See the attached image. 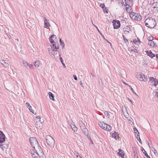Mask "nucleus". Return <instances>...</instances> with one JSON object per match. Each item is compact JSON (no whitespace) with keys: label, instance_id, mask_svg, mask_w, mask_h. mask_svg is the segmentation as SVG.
I'll use <instances>...</instances> for the list:
<instances>
[{"label":"nucleus","instance_id":"57","mask_svg":"<svg viewBox=\"0 0 158 158\" xmlns=\"http://www.w3.org/2000/svg\"><path fill=\"white\" fill-rule=\"evenodd\" d=\"M92 23V24L97 29H98V28H97V27L96 26H95L93 23Z\"/></svg>","mask_w":158,"mask_h":158},{"label":"nucleus","instance_id":"58","mask_svg":"<svg viewBox=\"0 0 158 158\" xmlns=\"http://www.w3.org/2000/svg\"><path fill=\"white\" fill-rule=\"evenodd\" d=\"M92 23V24L97 29H98V28H97V27L96 26H95L93 23Z\"/></svg>","mask_w":158,"mask_h":158},{"label":"nucleus","instance_id":"17","mask_svg":"<svg viewBox=\"0 0 158 158\" xmlns=\"http://www.w3.org/2000/svg\"><path fill=\"white\" fill-rule=\"evenodd\" d=\"M125 5L126 6V10L128 12L130 11V10L131 9V6L132 5H130L127 3V2H125Z\"/></svg>","mask_w":158,"mask_h":158},{"label":"nucleus","instance_id":"15","mask_svg":"<svg viewBox=\"0 0 158 158\" xmlns=\"http://www.w3.org/2000/svg\"><path fill=\"white\" fill-rule=\"evenodd\" d=\"M143 76L144 74H143V73H141L138 75L137 76V77L138 79L139 80L145 82V81L143 79Z\"/></svg>","mask_w":158,"mask_h":158},{"label":"nucleus","instance_id":"28","mask_svg":"<svg viewBox=\"0 0 158 158\" xmlns=\"http://www.w3.org/2000/svg\"><path fill=\"white\" fill-rule=\"evenodd\" d=\"M79 125L81 129L85 127V124L83 123L82 121H79Z\"/></svg>","mask_w":158,"mask_h":158},{"label":"nucleus","instance_id":"19","mask_svg":"<svg viewBox=\"0 0 158 158\" xmlns=\"http://www.w3.org/2000/svg\"><path fill=\"white\" fill-rule=\"evenodd\" d=\"M153 8L158 11V2H155L152 4Z\"/></svg>","mask_w":158,"mask_h":158},{"label":"nucleus","instance_id":"45","mask_svg":"<svg viewBox=\"0 0 158 158\" xmlns=\"http://www.w3.org/2000/svg\"><path fill=\"white\" fill-rule=\"evenodd\" d=\"M26 105L27 106V107H28V108H29V107H31V106H30V104H29V103H27V102L26 103Z\"/></svg>","mask_w":158,"mask_h":158},{"label":"nucleus","instance_id":"9","mask_svg":"<svg viewBox=\"0 0 158 158\" xmlns=\"http://www.w3.org/2000/svg\"><path fill=\"white\" fill-rule=\"evenodd\" d=\"M31 154L32 157L33 158H38V156L39 157L42 156L44 157L43 156L44 155V153L42 152H41V155H40L38 153L34 152H31Z\"/></svg>","mask_w":158,"mask_h":158},{"label":"nucleus","instance_id":"46","mask_svg":"<svg viewBox=\"0 0 158 158\" xmlns=\"http://www.w3.org/2000/svg\"><path fill=\"white\" fill-rule=\"evenodd\" d=\"M73 76L74 79L75 80L77 81V78L76 76V75H74Z\"/></svg>","mask_w":158,"mask_h":158},{"label":"nucleus","instance_id":"32","mask_svg":"<svg viewBox=\"0 0 158 158\" xmlns=\"http://www.w3.org/2000/svg\"><path fill=\"white\" fill-rule=\"evenodd\" d=\"M123 40H124V42L126 44V45H127L129 43L128 40L127 39L125 38L124 36L123 35Z\"/></svg>","mask_w":158,"mask_h":158},{"label":"nucleus","instance_id":"56","mask_svg":"<svg viewBox=\"0 0 158 158\" xmlns=\"http://www.w3.org/2000/svg\"><path fill=\"white\" fill-rule=\"evenodd\" d=\"M92 23V24L97 29H98V28H97V27L96 26H95L93 23Z\"/></svg>","mask_w":158,"mask_h":158},{"label":"nucleus","instance_id":"37","mask_svg":"<svg viewBox=\"0 0 158 158\" xmlns=\"http://www.w3.org/2000/svg\"><path fill=\"white\" fill-rule=\"evenodd\" d=\"M60 60L61 63L62 64V65H63L64 67V68H65L66 66H65L63 62V59H62V57H60Z\"/></svg>","mask_w":158,"mask_h":158},{"label":"nucleus","instance_id":"35","mask_svg":"<svg viewBox=\"0 0 158 158\" xmlns=\"http://www.w3.org/2000/svg\"><path fill=\"white\" fill-rule=\"evenodd\" d=\"M148 41H152L153 40V37L152 36H151L148 37Z\"/></svg>","mask_w":158,"mask_h":158},{"label":"nucleus","instance_id":"27","mask_svg":"<svg viewBox=\"0 0 158 158\" xmlns=\"http://www.w3.org/2000/svg\"><path fill=\"white\" fill-rule=\"evenodd\" d=\"M81 129L82 130V131L85 135H87L88 131L85 127L84 128Z\"/></svg>","mask_w":158,"mask_h":158},{"label":"nucleus","instance_id":"43","mask_svg":"<svg viewBox=\"0 0 158 158\" xmlns=\"http://www.w3.org/2000/svg\"><path fill=\"white\" fill-rule=\"evenodd\" d=\"M133 129H134V131L135 133H136V132H138V133L139 132L138 131L137 129V128H133Z\"/></svg>","mask_w":158,"mask_h":158},{"label":"nucleus","instance_id":"59","mask_svg":"<svg viewBox=\"0 0 158 158\" xmlns=\"http://www.w3.org/2000/svg\"><path fill=\"white\" fill-rule=\"evenodd\" d=\"M156 57L157 58V59H158V54H156Z\"/></svg>","mask_w":158,"mask_h":158},{"label":"nucleus","instance_id":"41","mask_svg":"<svg viewBox=\"0 0 158 158\" xmlns=\"http://www.w3.org/2000/svg\"><path fill=\"white\" fill-rule=\"evenodd\" d=\"M27 24L30 27H31L32 25V24H30V23L29 22V21L27 22Z\"/></svg>","mask_w":158,"mask_h":158},{"label":"nucleus","instance_id":"60","mask_svg":"<svg viewBox=\"0 0 158 158\" xmlns=\"http://www.w3.org/2000/svg\"><path fill=\"white\" fill-rule=\"evenodd\" d=\"M123 84H125V85H128V84H127V83L125 82H123Z\"/></svg>","mask_w":158,"mask_h":158},{"label":"nucleus","instance_id":"18","mask_svg":"<svg viewBox=\"0 0 158 158\" xmlns=\"http://www.w3.org/2000/svg\"><path fill=\"white\" fill-rule=\"evenodd\" d=\"M148 44L150 46L152 47H156V45L155 43L153 41H148Z\"/></svg>","mask_w":158,"mask_h":158},{"label":"nucleus","instance_id":"42","mask_svg":"<svg viewBox=\"0 0 158 158\" xmlns=\"http://www.w3.org/2000/svg\"><path fill=\"white\" fill-rule=\"evenodd\" d=\"M60 44L62 46V49L64 48V46H65V44H64V42H63V43Z\"/></svg>","mask_w":158,"mask_h":158},{"label":"nucleus","instance_id":"30","mask_svg":"<svg viewBox=\"0 0 158 158\" xmlns=\"http://www.w3.org/2000/svg\"><path fill=\"white\" fill-rule=\"evenodd\" d=\"M71 128H72V130L74 132H76L77 131V128L74 125H72L71 126Z\"/></svg>","mask_w":158,"mask_h":158},{"label":"nucleus","instance_id":"40","mask_svg":"<svg viewBox=\"0 0 158 158\" xmlns=\"http://www.w3.org/2000/svg\"><path fill=\"white\" fill-rule=\"evenodd\" d=\"M153 152H154V154H155V155L156 156H158V153H157V152H156V150L154 149V151H153Z\"/></svg>","mask_w":158,"mask_h":158},{"label":"nucleus","instance_id":"7","mask_svg":"<svg viewBox=\"0 0 158 158\" xmlns=\"http://www.w3.org/2000/svg\"><path fill=\"white\" fill-rule=\"evenodd\" d=\"M148 83L149 84L152 86L154 85L156 86L158 84V80L156 78H154L152 77H150L149 78Z\"/></svg>","mask_w":158,"mask_h":158},{"label":"nucleus","instance_id":"36","mask_svg":"<svg viewBox=\"0 0 158 158\" xmlns=\"http://www.w3.org/2000/svg\"><path fill=\"white\" fill-rule=\"evenodd\" d=\"M0 148L2 149V150H5V149L6 148V147L4 146V145L3 144L0 145Z\"/></svg>","mask_w":158,"mask_h":158},{"label":"nucleus","instance_id":"5","mask_svg":"<svg viewBox=\"0 0 158 158\" xmlns=\"http://www.w3.org/2000/svg\"><path fill=\"white\" fill-rule=\"evenodd\" d=\"M29 140L31 145L33 148H35V147H38V143L35 138L30 137L29 138Z\"/></svg>","mask_w":158,"mask_h":158},{"label":"nucleus","instance_id":"10","mask_svg":"<svg viewBox=\"0 0 158 158\" xmlns=\"http://www.w3.org/2000/svg\"><path fill=\"white\" fill-rule=\"evenodd\" d=\"M122 111L126 118H129V114L127 112V109L125 106L122 107Z\"/></svg>","mask_w":158,"mask_h":158},{"label":"nucleus","instance_id":"49","mask_svg":"<svg viewBox=\"0 0 158 158\" xmlns=\"http://www.w3.org/2000/svg\"><path fill=\"white\" fill-rule=\"evenodd\" d=\"M28 109L31 112L33 110L32 109L31 107H29Z\"/></svg>","mask_w":158,"mask_h":158},{"label":"nucleus","instance_id":"54","mask_svg":"<svg viewBox=\"0 0 158 158\" xmlns=\"http://www.w3.org/2000/svg\"><path fill=\"white\" fill-rule=\"evenodd\" d=\"M60 44L63 43V42H62L61 40L60 39Z\"/></svg>","mask_w":158,"mask_h":158},{"label":"nucleus","instance_id":"16","mask_svg":"<svg viewBox=\"0 0 158 158\" xmlns=\"http://www.w3.org/2000/svg\"><path fill=\"white\" fill-rule=\"evenodd\" d=\"M146 53L148 55L152 58L155 56V54L153 53L150 51H146Z\"/></svg>","mask_w":158,"mask_h":158},{"label":"nucleus","instance_id":"44","mask_svg":"<svg viewBox=\"0 0 158 158\" xmlns=\"http://www.w3.org/2000/svg\"><path fill=\"white\" fill-rule=\"evenodd\" d=\"M129 122H132V119L129 116V118H127Z\"/></svg>","mask_w":158,"mask_h":158},{"label":"nucleus","instance_id":"63","mask_svg":"<svg viewBox=\"0 0 158 158\" xmlns=\"http://www.w3.org/2000/svg\"><path fill=\"white\" fill-rule=\"evenodd\" d=\"M15 40H16L17 41H19V40L18 39H15Z\"/></svg>","mask_w":158,"mask_h":158},{"label":"nucleus","instance_id":"52","mask_svg":"<svg viewBox=\"0 0 158 158\" xmlns=\"http://www.w3.org/2000/svg\"><path fill=\"white\" fill-rule=\"evenodd\" d=\"M76 158H82L80 156L78 155L76 156Z\"/></svg>","mask_w":158,"mask_h":158},{"label":"nucleus","instance_id":"22","mask_svg":"<svg viewBox=\"0 0 158 158\" xmlns=\"http://www.w3.org/2000/svg\"><path fill=\"white\" fill-rule=\"evenodd\" d=\"M40 65V62L39 60H37L35 61L34 65L36 68L39 67Z\"/></svg>","mask_w":158,"mask_h":158},{"label":"nucleus","instance_id":"26","mask_svg":"<svg viewBox=\"0 0 158 158\" xmlns=\"http://www.w3.org/2000/svg\"><path fill=\"white\" fill-rule=\"evenodd\" d=\"M143 153L147 157V158H151L148 155L147 152L143 148L141 149Z\"/></svg>","mask_w":158,"mask_h":158},{"label":"nucleus","instance_id":"1","mask_svg":"<svg viewBox=\"0 0 158 158\" xmlns=\"http://www.w3.org/2000/svg\"><path fill=\"white\" fill-rule=\"evenodd\" d=\"M59 49V46H56V44H52L51 48H48V51L49 54L52 58H55L56 57L58 56V54L60 52L58 50Z\"/></svg>","mask_w":158,"mask_h":158},{"label":"nucleus","instance_id":"55","mask_svg":"<svg viewBox=\"0 0 158 158\" xmlns=\"http://www.w3.org/2000/svg\"><path fill=\"white\" fill-rule=\"evenodd\" d=\"M80 82H81L80 85H81L82 87H83V85L82 83L81 82V81Z\"/></svg>","mask_w":158,"mask_h":158},{"label":"nucleus","instance_id":"64","mask_svg":"<svg viewBox=\"0 0 158 158\" xmlns=\"http://www.w3.org/2000/svg\"><path fill=\"white\" fill-rule=\"evenodd\" d=\"M91 75H92V76L93 77H94V74H91Z\"/></svg>","mask_w":158,"mask_h":158},{"label":"nucleus","instance_id":"34","mask_svg":"<svg viewBox=\"0 0 158 158\" xmlns=\"http://www.w3.org/2000/svg\"><path fill=\"white\" fill-rule=\"evenodd\" d=\"M125 1H127L126 2H127V3L128 4L130 5H132L133 0H125Z\"/></svg>","mask_w":158,"mask_h":158},{"label":"nucleus","instance_id":"11","mask_svg":"<svg viewBox=\"0 0 158 158\" xmlns=\"http://www.w3.org/2000/svg\"><path fill=\"white\" fill-rule=\"evenodd\" d=\"M56 37L55 35H52L49 38V40L51 43L55 44V41L56 40Z\"/></svg>","mask_w":158,"mask_h":158},{"label":"nucleus","instance_id":"24","mask_svg":"<svg viewBox=\"0 0 158 158\" xmlns=\"http://www.w3.org/2000/svg\"><path fill=\"white\" fill-rule=\"evenodd\" d=\"M48 94L50 98L53 101H55L54 96L53 94L51 92H49L48 93Z\"/></svg>","mask_w":158,"mask_h":158},{"label":"nucleus","instance_id":"50","mask_svg":"<svg viewBox=\"0 0 158 158\" xmlns=\"http://www.w3.org/2000/svg\"><path fill=\"white\" fill-rule=\"evenodd\" d=\"M124 33L125 34H128L129 33V31H125Z\"/></svg>","mask_w":158,"mask_h":158},{"label":"nucleus","instance_id":"6","mask_svg":"<svg viewBox=\"0 0 158 158\" xmlns=\"http://www.w3.org/2000/svg\"><path fill=\"white\" fill-rule=\"evenodd\" d=\"M130 17L131 19L138 21H140L141 19V17L140 14L134 12L130 14Z\"/></svg>","mask_w":158,"mask_h":158},{"label":"nucleus","instance_id":"51","mask_svg":"<svg viewBox=\"0 0 158 158\" xmlns=\"http://www.w3.org/2000/svg\"><path fill=\"white\" fill-rule=\"evenodd\" d=\"M31 112H32L33 114H36V112H35L34 110H33V111H31Z\"/></svg>","mask_w":158,"mask_h":158},{"label":"nucleus","instance_id":"23","mask_svg":"<svg viewBox=\"0 0 158 158\" xmlns=\"http://www.w3.org/2000/svg\"><path fill=\"white\" fill-rule=\"evenodd\" d=\"M112 137L116 140L118 138V134L117 132H115L112 134Z\"/></svg>","mask_w":158,"mask_h":158},{"label":"nucleus","instance_id":"39","mask_svg":"<svg viewBox=\"0 0 158 158\" xmlns=\"http://www.w3.org/2000/svg\"><path fill=\"white\" fill-rule=\"evenodd\" d=\"M36 120V121H40V117L39 116H37L36 117V119L35 120V121Z\"/></svg>","mask_w":158,"mask_h":158},{"label":"nucleus","instance_id":"20","mask_svg":"<svg viewBox=\"0 0 158 158\" xmlns=\"http://www.w3.org/2000/svg\"><path fill=\"white\" fill-rule=\"evenodd\" d=\"M118 151L119 152H118V154H119V156L123 158V156L124 155V153L123 151L121 149H119Z\"/></svg>","mask_w":158,"mask_h":158},{"label":"nucleus","instance_id":"33","mask_svg":"<svg viewBox=\"0 0 158 158\" xmlns=\"http://www.w3.org/2000/svg\"><path fill=\"white\" fill-rule=\"evenodd\" d=\"M139 132H138V134H137V136H136V138L139 141V143H142L141 141V139H140V138L139 137Z\"/></svg>","mask_w":158,"mask_h":158},{"label":"nucleus","instance_id":"2","mask_svg":"<svg viewBox=\"0 0 158 158\" xmlns=\"http://www.w3.org/2000/svg\"><path fill=\"white\" fill-rule=\"evenodd\" d=\"M145 23V25L148 27L152 28L155 27L156 22L152 18H149L146 19Z\"/></svg>","mask_w":158,"mask_h":158},{"label":"nucleus","instance_id":"38","mask_svg":"<svg viewBox=\"0 0 158 158\" xmlns=\"http://www.w3.org/2000/svg\"><path fill=\"white\" fill-rule=\"evenodd\" d=\"M22 63L25 67H27V65L28 63L25 60H23Z\"/></svg>","mask_w":158,"mask_h":158},{"label":"nucleus","instance_id":"53","mask_svg":"<svg viewBox=\"0 0 158 158\" xmlns=\"http://www.w3.org/2000/svg\"><path fill=\"white\" fill-rule=\"evenodd\" d=\"M155 95L157 97H158V92H157L156 93Z\"/></svg>","mask_w":158,"mask_h":158},{"label":"nucleus","instance_id":"12","mask_svg":"<svg viewBox=\"0 0 158 158\" xmlns=\"http://www.w3.org/2000/svg\"><path fill=\"white\" fill-rule=\"evenodd\" d=\"M5 136L4 134L0 131V142L2 143L5 141Z\"/></svg>","mask_w":158,"mask_h":158},{"label":"nucleus","instance_id":"14","mask_svg":"<svg viewBox=\"0 0 158 158\" xmlns=\"http://www.w3.org/2000/svg\"><path fill=\"white\" fill-rule=\"evenodd\" d=\"M44 28H46L48 27H49L50 26L49 22L47 20L45 17H44Z\"/></svg>","mask_w":158,"mask_h":158},{"label":"nucleus","instance_id":"48","mask_svg":"<svg viewBox=\"0 0 158 158\" xmlns=\"http://www.w3.org/2000/svg\"><path fill=\"white\" fill-rule=\"evenodd\" d=\"M129 87L131 88V90L135 94H136L135 92L134 91V90H133V88L131 87V86H130V85H129Z\"/></svg>","mask_w":158,"mask_h":158},{"label":"nucleus","instance_id":"25","mask_svg":"<svg viewBox=\"0 0 158 158\" xmlns=\"http://www.w3.org/2000/svg\"><path fill=\"white\" fill-rule=\"evenodd\" d=\"M133 42L135 44L138 45H139L140 43V40L138 38L134 40Z\"/></svg>","mask_w":158,"mask_h":158},{"label":"nucleus","instance_id":"13","mask_svg":"<svg viewBox=\"0 0 158 158\" xmlns=\"http://www.w3.org/2000/svg\"><path fill=\"white\" fill-rule=\"evenodd\" d=\"M35 126L37 128L41 129L42 127L43 124L41 121H36Z\"/></svg>","mask_w":158,"mask_h":158},{"label":"nucleus","instance_id":"4","mask_svg":"<svg viewBox=\"0 0 158 158\" xmlns=\"http://www.w3.org/2000/svg\"><path fill=\"white\" fill-rule=\"evenodd\" d=\"M98 124L100 127L104 130L109 131L111 129V127L110 125L105 123L103 122H99Z\"/></svg>","mask_w":158,"mask_h":158},{"label":"nucleus","instance_id":"61","mask_svg":"<svg viewBox=\"0 0 158 158\" xmlns=\"http://www.w3.org/2000/svg\"><path fill=\"white\" fill-rule=\"evenodd\" d=\"M98 31V32L100 33V34H101V35H102V34H101V33L100 32V31H99V30H98V29H97Z\"/></svg>","mask_w":158,"mask_h":158},{"label":"nucleus","instance_id":"29","mask_svg":"<svg viewBox=\"0 0 158 158\" xmlns=\"http://www.w3.org/2000/svg\"><path fill=\"white\" fill-rule=\"evenodd\" d=\"M26 68L27 69H32L33 68V65L32 64L28 63L27 65V67H26Z\"/></svg>","mask_w":158,"mask_h":158},{"label":"nucleus","instance_id":"31","mask_svg":"<svg viewBox=\"0 0 158 158\" xmlns=\"http://www.w3.org/2000/svg\"><path fill=\"white\" fill-rule=\"evenodd\" d=\"M104 114H105V116L108 118H110V114L108 113L107 111H105L104 113Z\"/></svg>","mask_w":158,"mask_h":158},{"label":"nucleus","instance_id":"8","mask_svg":"<svg viewBox=\"0 0 158 158\" xmlns=\"http://www.w3.org/2000/svg\"><path fill=\"white\" fill-rule=\"evenodd\" d=\"M114 28L115 29H118L120 27V23L119 21L116 19L113 20L112 21Z\"/></svg>","mask_w":158,"mask_h":158},{"label":"nucleus","instance_id":"62","mask_svg":"<svg viewBox=\"0 0 158 158\" xmlns=\"http://www.w3.org/2000/svg\"><path fill=\"white\" fill-rule=\"evenodd\" d=\"M134 52H137V50L136 49H135L134 51Z\"/></svg>","mask_w":158,"mask_h":158},{"label":"nucleus","instance_id":"47","mask_svg":"<svg viewBox=\"0 0 158 158\" xmlns=\"http://www.w3.org/2000/svg\"><path fill=\"white\" fill-rule=\"evenodd\" d=\"M143 78H144L146 80V81H147V76H145L144 75V76L143 77Z\"/></svg>","mask_w":158,"mask_h":158},{"label":"nucleus","instance_id":"21","mask_svg":"<svg viewBox=\"0 0 158 158\" xmlns=\"http://www.w3.org/2000/svg\"><path fill=\"white\" fill-rule=\"evenodd\" d=\"M0 62L5 68H8L9 64L7 63H6L4 60H2Z\"/></svg>","mask_w":158,"mask_h":158},{"label":"nucleus","instance_id":"3","mask_svg":"<svg viewBox=\"0 0 158 158\" xmlns=\"http://www.w3.org/2000/svg\"><path fill=\"white\" fill-rule=\"evenodd\" d=\"M45 139L47 144L51 147L54 146L55 141L54 139L50 135H48L46 136Z\"/></svg>","mask_w":158,"mask_h":158}]
</instances>
